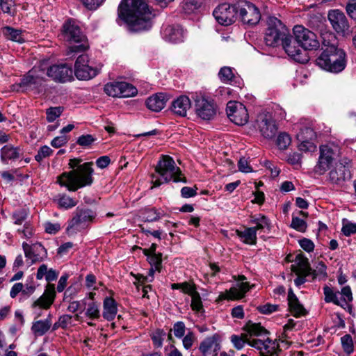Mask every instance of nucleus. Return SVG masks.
<instances>
[{
	"label": "nucleus",
	"mask_w": 356,
	"mask_h": 356,
	"mask_svg": "<svg viewBox=\"0 0 356 356\" xmlns=\"http://www.w3.org/2000/svg\"><path fill=\"white\" fill-rule=\"evenodd\" d=\"M299 245L306 252H311L314 250V243L309 238H303L299 240Z\"/></svg>",
	"instance_id": "338daca9"
},
{
	"label": "nucleus",
	"mask_w": 356,
	"mask_h": 356,
	"mask_svg": "<svg viewBox=\"0 0 356 356\" xmlns=\"http://www.w3.org/2000/svg\"><path fill=\"white\" fill-rule=\"evenodd\" d=\"M1 33L6 39L16 42L18 43H23L25 41L24 38L22 31L16 29L9 26H6L1 29Z\"/></svg>",
	"instance_id": "72a5a7b5"
},
{
	"label": "nucleus",
	"mask_w": 356,
	"mask_h": 356,
	"mask_svg": "<svg viewBox=\"0 0 356 356\" xmlns=\"http://www.w3.org/2000/svg\"><path fill=\"white\" fill-rule=\"evenodd\" d=\"M155 172L157 175H152V183L154 187H158L170 181L186 183V179L181 177L180 168L176 165L174 159L168 155L161 156L155 166Z\"/></svg>",
	"instance_id": "20e7f679"
},
{
	"label": "nucleus",
	"mask_w": 356,
	"mask_h": 356,
	"mask_svg": "<svg viewBox=\"0 0 356 356\" xmlns=\"http://www.w3.org/2000/svg\"><path fill=\"white\" fill-rule=\"evenodd\" d=\"M226 113L230 121L236 125L243 126L248 122L247 108L240 102L229 101L227 104Z\"/></svg>",
	"instance_id": "2eb2a0df"
},
{
	"label": "nucleus",
	"mask_w": 356,
	"mask_h": 356,
	"mask_svg": "<svg viewBox=\"0 0 356 356\" xmlns=\"http://www.w3.org/2000/svg\"><path fill=\"white\" fill-rule=\"evenodd\" d=\"M148 261L151 266L154 267L155 270L160 272L162 268V254L157 253L147 256Z\"/></svg>",
	"instance_id": "864d4df0"
},
{
	"label": "nucleus",
	"mask_w": 356,
	"mask_h": 356,
	"mask_svg": "<svg viewBox=\"0 0 356 356\" xmlns=\"http://www.w3.org/2000/svg\"><path fill=\"white\" fill-rule=\"evenodd\" d=\"M296 264L291 266V270L296 275H309L312 273L309 260L302 254H298L296 257Z\"/></svg>",
	"instance_id": "bb28decb"
},
{
	"label": "nucleus",
	"mask_w": 356,
	"mask_h": 356,
	"mask_svg": "<svg viewBox=\"0 0 356 356\" xmlns=\"http://www.w3.org/2000/svg\"><path fill=\"white\" fill-rule=\"evenodd\" d=\"M323 51L316 59V63L321 69L332 73H339L346 66V54L343 49L334 44H327L323 42Z\"/></svg>",
	"instance_id": "7ed1b4c3"
},
{
	"label": "nucleus",
	"mask_w": 356,
	"mask_h": 356,
	"mask_svg": "<svg viewBox=\"0 0 356 356\" xmlns=\"http://www.w3.org/2000/svg\"><path fill=\"white\" fill-rule=\"evenodd\" d=\"M191 296V309L196 312H204V309L203 308L202 299L200 293L197 292H193V294Z\"/></svg>",
	"instance_id": "09e8293b"
},
{
	"label": "nucleus",
	"mask_w": 356,
	"mask_h": 356,
	"mask_svg": "<svg viewBox=\"0 0 356 356\" xmlns=\"http://www.w3.org/2000/svg\"><path fill=\"white\" fill-rule=\"evenodd\" d=\"M169 99V95L163 92H156L149 97L145 104L147 108L154 112H159L165 106Z\"/></svg>",
	"instance_id": "5701e85b"
},
{
	"label": "nucleus",
	"mask_w": 356,
	"mask_h": 356,
	"mask_svg": "<svg viewBox=\"0 0 356 356\" xmlns=\"http://www.w3.org/2000/svg\"><path fill=\"white\" fill-rule=\"evenodd\" d=\"M264 41L267 46L275 47L282 44L290 34L289 30L275 17L270 16L267 19Z\"/></svg>",
	"instance_id": "423d86ee"
},
{
	"label": "nucleus",
	"mask_w": 356,
	"mask_h": 356,
	"mask_svg": "<svg viewBox=\"0 0 356 356\" xmlns=\"http://www.w3.org/2000/svg\"><path fill=\"white\" fill-rule=\"evenodd\" d=\"M61 35L64 40L76 43V44L70 47L69 51L67 54L68 56L72 53L84 52L89 48L86 35L82 32L79 24L73 19H67L63 24Z\"/></svg>",
	"instance_id": "39448f33"
},
{
	"label": "nucleus",
	"mask_w": 356,
	"mask_h": 356,
	"mask_svg": "<svg viewBox=\"0 0 356 356\" xmlns=\"http://www.w3.org/2000/svg\"><path fill=\"white\" fill-rule=\"evenodd\" d=\"M58 206L65 209H70L74 207L78 201L65 193L58 194L57 195Z\"/></svg>",
	"instance_id": "ea45409f"
},
{
	"label": "nucleus",
	"mask_w": 356,
	"mask_h": 356,
	"mask_svg": "<svg viewBox=\"0 0 356 356\" xmlns=\"http://www.w3.org/2000/svg\"><path fill=\"white\" fill-rule=\"evenodd\" d=\"M283 49L289 56L298 63H305L308 61L307 53L302 49L300 45L293 37L289 34L282 44Z\"/></svg>",
	"instance_id": "dca6fc26"
},
{
	"label": "nucleus",
	"mask_w": 356,
	"mask_h": 356,
	"mask_svg": "<svg viewBox=\"0 0 356 356\" xmlns=\"http://www.w3.org/2000/svg\"><path fill=\"white\" fill-rule=\"evenodd\" d=\"M51 326V319L39 320L33 323L31 330L35 336H42L46 334Z\"/></svg>",
	"instance_id": "e433bc0d"
},
{
	"label": "nucleus",
	"mask_w": 356,
	"mask_h": 356,
	"mask_svg": "<svg viewBox=\"0 0 356 356\" xmlns=\"http://www.w3.org/2000/svg\"><path fill=\"white\" fill-rule=\"evenodd\" d=\"M55 298L54 284H48L44 293L33 303L32 307H39L40 308L47 309L54 303Z\"/></svg>",
	"instance_id": "4be33fe9"
},
{
	"label": "nucleus",
	"mask_w": 356,
	"mask_h": 356,
	"mask_svg": "<svg viewBox=\"0 0 356 356\" xmlns=\"http://www.w3.org/2000/svg\"><path fill=\"white\" fill-rule=\"evenodd\" d=\"M291 226L292 228L300 232H305L307 229L306 222L304 220L294 216H292Z\"/></svg>",
	"instance_id": "052dcab7"
},
{
	"label": "nucleus",
	"mask_w": 356,
	"mask_h": 356,
	"mask_svg": "<svg viewBox=\"0 0 356 356\" xmlns=\"http://www.w3.org/2000/svg\"><path fill=\"white\" fill-rule=\"evenodd\" d=\"M151 339L155 348H160L166 336L165 332L162 329H156L151 334Z\"/></svg>",
	"instance_id": "a19ab883"
},
{
	"label": "nucleus",
	"mask_w": 356,
	"mask_h": 356,
	"mask_svg": "<svg viewBox=\"0 0 356 356\" xmlns=\"http://www.w3.org/2000/svg\"><path fill=\"white\" fill-rule=\"evenodd\" d=\"M293 31L296 41L305 51L316 50L320 47L317 35L310 30L301 25H296Z\"/></svg>",
	"instance_id": "9b49d317"
},
{
	"label": "nucleus",
	"mask_w": 356,
	"mask_h": 356,
	"mask_svg": "<svg viewBox=\"0 0 356 356\" xmlns=\"http://www.w3.org/2000/svg\"><path fill=\"white\" fill-rule=\"evenodd\" d=\"M238 14L237 1L232 4L227 3L220 4L213 12V15L216 21L223 26L233 24Z\"/></svg>",
	"instance_id": "ddd939ff"
},
{
	"label": "nucleus",
	"mask_w": 356,
	"mask_h": 356,
	"mask_svg": "<svg viewBox=\"0 0 356 356\" xmlns=\"http://www.w3.org/2000/svg\"><path fill=\"white\" fill-rule=\"evenodd\" d=\"M20 156V149L11 145H4L1 149V160L7 163L8 160H16Z\"/></svg>",
	"instance_id": "f704fd0d"
},
{
	"label": "nucleus",
	"mask_w": 356,
	"mask_h": 356,
	"mask_svg": "<svg viewBox=\"0 0 356 356\" xmlns=\"http://www.w3.org/2000/svg\"><path fill=\"white\" fill-rule=\"evenodd\" d=\"M46 75L56 82L65 83L73 79L72 69L66 64L54 65L47 68Z\"/></svg>",
	"instance_id": "a211bd4d"
},
{
	"label": "nucleus",
	"mask_w": 356,
	"mask_h": 356,
	"mask_svg": "<svg viewBox=\"0 0 356 356\" xmlns=\"http://www.w3.org/2000/svg\"><path fill=\"white\" fill-rule=\"evenodd\" d=\"M278 307L279 306L277 305H272L270 303H267L266 305L259 306L257 307V309L261 314H272L273 312L277 311L278 309Z\"/></svg>",
	"instance_id": "69168bd1"
},
{
	"label": "nucleus",
	"mask_w": 356,
	"mask_h": 356,
	"mask_svg": "<svg viewBox=\"0 0 356 356\" xmlns=\"http://www.w3.org/2000/svg\"><path fill=\"white\" fill-rule=\"evenodd\" d=\"M108 88H111L112 89H137L136 86L130 84L125 81H113L111 83H107L104 89H108Z\"/></svg>",
	"instance_id": "3c124183"
},
{
	"label": "nucleus",
	"mask_w": 356,
	"mask_h": 356,
	"mask_svg": "<svg viewBox=\"0 0 356 356\" xmlns=\"http://www.w3.org/2000/svg\"><path fill=\"white\" fill-rule=\"evenodd\" d=\"M118 14L131 32L137 33L152 28V14L147 0H122Z\"/></svg>",
	"instance_id": "f257e3e1"
},
{
	"label": "nucleus",
	"mask_w": 356,
	"mask_h": 356,
	"mask_svg": "<svg viewBox=\"0 0 356 356\" xmlns=\"http://www.w3.org/2000/svg\"><path fill=\"white\" fill-rule=\"evenodd\" d=\"M236 234L244 243L255 245L257 243V234L254 232V228L248 227L243 231L236 230Z\"/></svg>",
	"instance_id": "58836bf2"
},
{
	"label": "nucleus",
	"mask_w": 356,
	"mask_h": 356,
	"mask_svg": "<svg viewBox=\"0 0 356 356\" xmlns=\"http://www.w3.org/2000/svg\"><path fill=\"white\" fill-rule=\"evenodd\" d=\"M248 341V339L246 334H241V336L234 334L231 337V341L234 344V346L238 350L242 349L245 343H247Z\"/></svg>",
	"instance_id": "6e6d98bb"
},
{
	"label": "nucleus",
	"mask_w": 356,
	"mask_h": 356,
	"mask_svg": "<svg viewBox=\"0 0 356 356\" xmlns=\"http://www.w3.org/2000/svg\"><path fill=\"white\" fill-rule=\"evenodd\" d=\"M22 248L25 257L31 260V264L41 262L47 257V252L41 243H35L32 245L26 242L22 243Z\"/></svg>",
	"instance_id": "6ab92c4d"
},
{
	"label": "nucleus",
	"mask_w": 356,
	"mask_h": 356,
	"mask_svg": "<svg viewBox=\"0 0 356 356\" xmlns=\"http://www.w3.org/2000/svg\"><path fill=\"white\" fill-rule=\"evenodd\" d=\"M97 213L88 207H77L72 213V218L68 221L67 232L74 233L87 229L96 219Z\"/></svg>",
	"instance_id": "0eeeda50"
},
{
	"label": "nucleus",
	"mask_w": 356,
	"mask_h": 356,
	"mask_svg": "<svg viewBox=\"0 0 356 356\" xmlns=\"http://www.w3.org/2000/svg\"><path fill=\"white\" fill-rule=\"evenodd\" d=\"M194 102L195 114L198 118L206 121L214 119L218 108L213 99L205 96H197Z\"/></svg>",
	"instance_id": "6e6552de"
},
{
	"label": "nucleus",
	"mask_w": 356,
	"mask_h": 356,
	"mask_svg": "<svg viewBox=\"0 0 356 356\" xmlns=\"http://www.w3.org/2000/svg\"><path fill=\"white\" fill-rule=\"evenodd\" d=\"M27 211L24 209H21L15 211L13 215L12 218L14 220V223L16 225H22L27 218Z\"/></svg>",
	"instance_id": "bf43d9fd"
},
{
	"label": "nucleus",
	"mask_w": 356,
	"mask_h": 356,
	"mask_svg": "<svg viewBox=\"0 0 356 356\" xmlns=\"http://www.w3.org/2000/svg\"><path fill=\"white\" fill-rule=\"evenodd\" d=\"M74 74L79 80H88L97 74V70L89 65H82L81 67H74Z\"/></svg>",
	"instance_id": "c9c22d12"
},
{
	"label": "nucleus",
	"mask_w": 356,
	"mask_h": 356,
	"mask_svg": "<svg viewBox=\"0 0 356 356\" xmlns=\"http://www.w3.org/2000/svg\"><path fill=\"white\" fill-rule=\"evenodd\" d=\"M204 0H184L183 9L186 13H191L199 9Z\"/></svg>",
	"instance_id": "79ce46f5"
},
{
	"label": "nucleus",
	"mask_w": 356,
	"mask_h": 356,
	"mask_svg": "<svg viewBox=\"0 0 356 356\" xmlns=\"http://www.w3.org/2000/svg\"><path fill=\"white\" fill-rule=\"evenodd\" d=\"M191 106L190 99L186 95H181L172 101L170 109L176 116L186 117Z\"/></svg>",
	"instance_id": "a878e982"
},
{
	"label": "nucleus",
	"mask_w": 356,
	"mask_h": 356,
	"mask_svg": "<svg viewBox=\"0 0 356 356\" xmlns=\"http://www.w3.org/2000/svg\"><path fill=\"white\" fill-rule=\"evenodd\" d=\"M161 214L155 208L146 209L143 213V219L145 222H154L158 220Z\"/></svg>",
	"instance_id": "8fccbe9b"
},
{
	"label": "nucleus",
	"mask_w": 356,
	"mask_h": 356,
	"mask_svg": "<svg viewBox=\"0 0 356 356\" xmlns=\"http://www.w3.org/2000/svg\"><path fill=\"white\" fill-rule=\"evenodd\" d=\"M15 3L13 0H0V6L4 13H8L11 16H14L16 13L14 8Z\"/></svg>",
	"instance_id": "5fc2aeb1"
},
{
	"label": "nucleus",
	"mask_w": 356,
	"mask_h": 356,
	"mask_svg": "<svg viewBox=\"0 0 356 356\" xmlns=\"http://www.w3.org/2000/svg\"><path fill=\"white\" fill-rule=\"evenodd\" d=\"M339 292H334L332 288L329 287L328 286H325L323 287V293L325 296V302H333L336 305H341L340 301L338 300L337 298V293Z\"/></svg>",
	"instance_id": "49530a36"
},
{
	"label": "nucleus",
	"mask_w": 356,
	"mask_h": 356,
	"mask_svg": "<svg viewBox=\"0 0 356 356\" xmlns=\"http://www.w3.org/2000/svg\"><path fill=\"white\" fill-rule=\"evenodd\" d=\"M85 314L90 319L99 318L100 317V312L97 304L94 302L89 303Z\"/></svg>",
	"instance_id": "603ef678"
},
{
	"label": "nucleus",
	"mask_w": 356,
	"mask_h": 356,
	"mask_svg": "<svg viewBox=\"0 0 356 356\" xmlns=\"http://www.w3.org/2000/svg\"><path fill=\"white\" fill-rule=\"evenodd\" d=\"M250 290L249 282H242L238 284V288L232 287L225 292L220 293L218 299L222 300H238L244 297L246 292Z\"/></svg>",
	"instance_id": "393cba45"
},
{
	"label": "nucleus",
	"mask_w": 356,
	"mask_h": 356,
	"mask_svg": "<svg viewBox=\"0 0 356 356\" xmlns=\"http://www.w3.org/2000/svg\"><path fill=\"white\" fill-rule=\"evenodd\" d=\"M172 330L173 331L174 334L177 338L179 339L183 337L186 331V326L184 323L182 321L176 322L173 325V328L170 329V331Z\"/></svg>",
	"instance_id": "0e129e2a"
},
{
	"label": "nucleus",
	"mask_w": 356,
	"mask_h": 356,
	"mask_svg": "<svg viewBox=\"0 0 356 356\" xmlns=\"http://www.w3.org/2000/svg\"><path fill=\"white\" fill-rule=\"evenodd\" d=\"M81 162L82 159L80 158L70 159L68 165L72 170L64 172L58 177L57 181L60 186L66 187L70 192H75L79 188L92 184L93 162Z\"/></svg>",
	"instance_id": "f03ea898"
},
{
	"label": "nucleus",
	"mask_w": 356,
	"mask_h": 356,
	"mask_svg": "<svg viewBox=\"0 0 356 356\" xmlns=\"http://www.w3.org/2000/svg\"><path fill=\"white\" fill-rule=\"evenodd\" d=\"M245 330L251 336L261 337L269 334V331L264 327L261 326V323H253L249 321L243 327Z\"/></svg>",
	"instance_id": "4c0bfd02"
},
{
	"label": "nucleus",
	"mask_w": 356,
	"mask_h": 356,
	"mask_svg": "<svg viewBox=\"0 0 356 356\" xmlns=\"http://www.w3.org/2000/svg\"><path fill=\"white\" fill-rule=\"evenodd\" d=\"M218 77L223 83H229L233 86L238 83L236 86L241 88L240 86L241 78L236 76L232 72V69L229 67H222L218 72Z\"/></svg>",
	"instance_id": "7c9ffc66"
},
{
	"label": "nucleus",
	"mask_w": 356,
	"mask_h": 356,
	"mask_svg": "<svg viewBox=\"0 0 356 356\" xmlns=\"http://www.w3.org/2000/svg\"><path fill=\"white\" fill-rule=\"evenodd\" d=\"M340 149L338 145L329 144L321 145L318 162L315 166V171L323 175L330 166L333 161L339 156Z\"/></svg>",
	"instance_id": "9d476101"
},
{
	"label": "nucleus",
	"mask_w": 356,
	"mask_h": 356,
	"mask_svg": "<svg viewBox=\"0 0 356 356\" xmlns=\"http://www.w3.org/2000/svg\"><path fill=\"white\" fill-rule=\"evenodd\" d=\"M315 134L312 129L309 127H305L302 129L300 132L297 135V138L301 143L298 146V148L300 151L302 152H313L316 149V145L310 141L313 137H314Z\"/></svg>",
	"instance_id": "b1692460"
},
{
	"label": "nucleus",
	"mask_w": 356,
	"mask_h": 356,
	"mask_svg": "<svg viewBox=\"0 0 356 356\" xmlns=\"http://www.w3.org/2000/svg\"><path fill=\"white\" fill-rule=\"evenodd\" d=\"M64 111L63 106L50 107L46 110L47 120L49 122H53L56 118H59Z\"/></svg>",
	"instance_id": "de8ad7c7"
},
{
	"label": "nucleus",
	"mask_w": 356,
	"mask_h": 356,
	"mask_svg": "<svg viewBox=\"0 0 356 356\" xmlns=\"http://www.w3.org/2000/svg\"><path fill=\"white\" fill-rule=\"evenodd\" d=\"M95 140L96 138L91 134L81 135L78 138L76 143L81 147H87L90 146Z\"/></svg>",
	"instance_id": "680f3d73"
},
{
	"label": "nucleus",
	"mask_w": 356,
	"mask_h": 356,
	"mask_svg": "<svg viewBox=\"0 0 356 356\" xmlns=\"http://www.w3.org/2000/svg\"><path fill=\"white\" fill-rule=\"evenodd\" d=\"M291 143L290 135L286 132H280L276 139V145L280 149H286Z\"/></svg>",
	"instance_id": "a18cd8bd"
},
{
	"label": "nucleus",
	"mask_w": 356,
	"mask_h": 356,
	"mask_svg": "<svg viewBox=\"0 0 356 356\" xmlns=\"http://www.w3.org/2000/svg\"><path fill=\"white\" fill-rule=\"evenodd\" d=\"M103 307V317L108 321L113 320L118 312L115 300L111 297H106Z\"/></svg>",
	"instance_id": "2f4dec72"
},
{
	"label": "nucleus",
	"mask_w": 356,
	"mask_h": 356,
	"mask_svg": "<svg viewBox=\"0 0 356 356\" xmlns=\"http://www.w3.org/2000/svg\"><path fill=\"white\" fill-rule=\"evenodd\" d=\"M352 162L348 158H343L337 162L329 172L330 181L335 185L342 186L351 179Z\"/></svg>",
	"instance_id": "1a4fd4ad"
},
{
	"label": "nucleus",
	"mask_w": 356,
	"mask_h": 356,
	"mask_svg": "<svg viewBox=\"0 0 356 356\" xmlns=\"http://www.w3.org/2000/svg\"><path fill=\"white\" fill-rule=\"evenodd\" d=\"M45 69L42 65L35 66L30 70L21 79L19 86L22 88L36 89L44 86Z\"/></svg>",
	"instance_id": "4468645a"
},
{
	"label": "nucleus",
	"mask_w": 356,
	"mask_h": 356,
	"mask_svg": "<svg viewBox=\"0 0 356 356\" xmlns=\"http://www.w3.org/2000/svg\"><path fill=\"white\" fill-rule=\"evenodd\" d=\"M237 8L238 9V15L244 24L254 26L260 21V11L252 3L245 0H238Z\"/></svg>",
	"instance_id": "f8f14e48"
},
{
	"label": "nucleus",
	"mask_w": 356,
	"mask_h": 356,
	"mask_svg": "<svg viewBox=\"0 0 356 356\" xmlns=\"http://www.w3.org/2000/svg\"><path fill=\"white\" fill-rule=\"evenodd\" d=\"M341 341L343 350L346 353H351L354 350V346L352 337L350 334H345L341 338Z\"/></svg>",
	"instance_id": "4d7b16f0"
},
{
	"label": "nucleus",
	"mask_w": 356,
	"mask_h": 356,
	"mask_svg": "<svg viewBox=\"0 0 356 356\" xmlns=\"http://www.w3.org/2000/svg\"><path fill=\"white\" fill-rule=\"evenodd\" d=\"M261 356H282V350L276 340L268 337Z\"/></svg>",
	"instance_id": "473e14b6"
},
{
	"label": "nucleus",
	"mask_w": 356,
	"mask_h": 356,
	"mask_svg": "<svg viewBox=\"0 0 356 356\" xmlns=\"http://www.w3.org/2000/svg\"><path fill=\"white\" fill-rule=\"evenodd\" d=\"M219 336L216 334L204 339L200 344L199 349L203 356H217L220 349Z\"/></svg>",
	"instance_id": "412c9836"
},
{
	"label": "nucleus",
	"mask_w": 356,
	"mask_h": 356,
	"mask_svg": "<svg viewBox=\"0 0 356 356\" xmlns=\"http://www.w3.org/2000/svg\"><path fill=\"white\" fill-rule=\"evenodd\" d=\"M108 96L118 98L135 97L138 90H103Z\"/></svg>",
	"instance_id": "37998d69"
},
{
	"label": "nucleus",
	"mask_w": 356,
	"mask_h": 356,
	"mask_svg": "<svg viewBox=\"0 0 356 356\" xmlns=\"http://www.w3.org/2000/svg\"><path fill=\"white\" fill-rule=\"evenodd\" d=\"M172 289H181L184 293L192 296L193 292H197L195 284H191L187 282L182 283H174L171 285Z\"/></svg>",
	"instance_id": "c03bdc74"
},
{
	"label": "nucleus",
	"mask_w": 356,
	"mask_h": 356,
	"mask_svg": "<svg viewBox=\"0 0 356 356\" xmlns=\"http://www.w3.org/2000/svg\"><path fill=\"white\" fill-rule=\"evenodd\" d=\"M238 168L239 171L245 173L250 172L252 171L251 166L249 165L248 159L244 157L239 159L238 162Z\"/></svg>",
	"instance_id": "774afa93"
},
{
	"label": "nucleus",
	"mask_w": 356,
	"mask_h": 356,
	"mask_svg": "<svg viewBox=\"0 0 356 356\" xmlns=\"http://www.w3.org/2000/svg\"><path fill=\"white\" fill-rule=\"evenodd\" d=\"M328 19L333 29L339 35L346 37L350 34V26L345 14L339 10L329 11Z\"/></svg>",
	"instance_id": "f3484780"
},
{
	"label": "nucleus",
	"mask_w": 356,
	"mask_h": 356,
	"mask_svg": "<svg viewBox=\"0 0 356 356\" xmlns=\"http://www.w3.org/2000/svg\"><path fill=\"white\" fill-rule=\"evenodd\" d=\"M250 222L254 224V227H252V228H254V232L257 234V232L259 231V234L261 237H264V234L262 233H269L270 231V222L269 219L263 214H259L257 216L251 217Z\"/></svg>",
	"instance_id": "c85d7f7f"
},
{
	"label": "nucleus",
	"mask_w": 356,
	"mask_h": 356,
	"mask_svg": "<svg viewBox=\"0 0 356 356\" xmlns=\"http://www.w3.org/2000/svg\"><path fill=\"white\" fill-rule=\"evenodd\" d=\"M182 343L183 346L186 350H189L193 345V343L196 340L195 334L189 331L188 333L183 337Z\"/></svg>",
	"instance_id": "e2e57ef3"
},
{
	"label": "nucleus",
	"mask_w": 356,
	"mask_h": 356,
	"mask_svg": "<svg viewBox=\"0 0 356 356\" xmlns=\"http://www.w3.org/2000/svg\"><path fill=\"white\" fill-rule=\"evenodd\" d=\"M53 150L49 146L44 145L38 149L36 155L35 156V159L40 163L44 159L51 156Z\"/></svg>",
	"instance_id": "13d9d810"
},
{
	"label": "nucleus",
	"mask_w": 356,
	"mask_h": 356,
	"mask_svg": "<svg viewBox=\"0 0 356 356\" xmlns=\"http://www.w3.org/2000/svg\"><path fill=\"white\" fill-rule=\"evenodd\" d=\"M287 300L289 310L293 316L298 318L306 315V309L304 308L303 305L300 304L297 296L291 288L289 289Z\"/></svg>",
	"instance_id": "cd10ccee"
},
{
	"label": "nucleus",
	"mask_w": 356,
	"mask_h": 356,
	"mask_svg": "<svg viewBox=\"0 0 356 356\" xmlns=\"http://www.w3.org/2000/svg\"><path fill=\"white\" fill-rule=\"evenodd\" d=\"M163 34L164 38L172 42L177 43L183 40V29L178 25H170L166 26Z\"/></svg>",
	"instance_id": "c756f323"
},
{
	"label": "nucleus",
	"mask_w": 356,
	"mask_h": 356,
	"mask_svg": "<svg viewBox=\"0 0 356 356\" xmlns=\"http://www.w3.org/2000/svg\"><path fill=\"white\" fill-rule=\"evenodd\" d=\"M261 135L266 138H273L277 131L275 121L267 115H260L257 120Z\"/></svg>",
	"instance_id": "aec40b11"
}]
</instances>
